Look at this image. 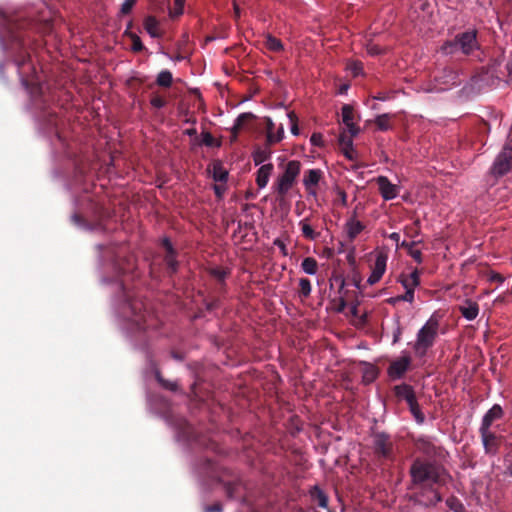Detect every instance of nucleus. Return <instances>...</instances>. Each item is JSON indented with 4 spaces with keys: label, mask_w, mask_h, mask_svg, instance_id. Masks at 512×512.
<instances>
[{
    "label": "nucleus",
    "mask_w": 512,
    "mask_h": 512,
    "mask_svg": "<svg viewBox=\"0 0 512 512\" xmlns=\"http://www.w3.org/2000/svg\"><path fill=\"white\" fill-rule=\"evenodd\" d=\"M49 29V21L40 24L21 17L13 18L7 23L3 45L17 66L21 82L26 87L35 84L36 68L30 55L33 43L32 33L45 32Z\"/></svg>",
    "instance_id": "nucleus-1"
},
{
    "label": "nucleus",
    "mask_w": 512,
    "mask_h": 512,
    "mask_svg": "<svg viewBox=\"0 0 512 512\" xmlns=\"http://www.w3.org/2000/svg\"><path fill=\"white\" fill-rule=\"evenodd\" d=\"M409 476L407 498L414 505L424 508L435 507L443 500L439 488L451 479L442 464L421 458H416L412 462Z\"/></svg>",
    "instance_id": "nucleus-2"
},
{
    "label": "nucleus",
    "mask_w": 512,
    "mask_h": 512,
    "mask_svg": "<svg viewBox=\"0 0 512 512\" xmlns=\"http://www.w3.org/2000/svg\"><path fill=\"white\" fill-rule=\"evenodd\" d=\"M125 317L127 328L133 335L143 333L149 337V333L157 330L161 321L147 301L133 299L126 305Z\"/></svg>",
    "instance_id": "nucleus-3"
},
{
    "label": "nucleus",
    "mask_w": 512,
    "mask_h": 512,
    "mask_svg": "<svg viewBox=\"0 0 512 512\" xmlns=\"http://www.w3.org/2000/svg\"><path fill=\"white\" fill-rule=\"evenodd\" d=\"M440 323L437 317L432 315L426 323L419 329L416 340L412 346L417 358H423L427 355L438 338Z\"/></svg>",
    "instance_id": "nucleus-4"
},
{
    "label": "nucleus",
    "mask_w": 512,
    "mask_h": 512,
    "mask_svg": "<svg viewBox=\"0 0 512 512\" xmlns=\"http://www.w3.org/2000/svg\"><path fill=\"white\" fill-rule=\"evenodd\" d=\"M301 171V163L298 160H290L273 184V190L278 199H283L292 189Z\"/></svg>",
    "instance_id": "nucleus-5"
},
{
    "label": "nucleus",
    "mask_w": 512,
    "mask_h": 512,
    "mask_svg": "<svg viewBox=\"0 0 512 512\" xmlns=\"http://www.w3.org/2000/svg\"><path fill=\"white\" fill-rule=\"evenodd\" d=\"M274 122L271 118H266V143L263 147L258 146L252 153L255 165H260L267 161L272 154L270 147L279 143L284 138V127L281 125L276 133H273Z\"/></svg>",
    "instance_id": "nucleus-6"
},
{
    "label": "nucleus",
    "mask_w": 512,
    "mask_h": 512,
    "mask_svg": "<svg viewBox=\"0 0 512 512\" xmlns=\"http://www.w3.org/2000/svg\"><path fill=\"white\" fill-rule=\"evenodd\" d=\"M373 451L378 458L388 459L393 454V442L390 435L378 432L373 435Z\"/></svg>",
    "instance_id": "nucleus-7"
},
{
    "label": "nucleus",
    "mask_w": 512,
    "mask_h": 512,
    "mask_svg": "<svg viewBox=\"0 0 512 512\" xmlns=\"http://www.w3.org/2000/svg\"><path fill=\"white\" fill-rule=\"evenodd\" d=\"M512 169V155L501 151L495 158L490 173L496 178L508 174Z\"/></svg>",
    "instance_id": "nucleus-8"
},
{
    "label": "nucleus",
    "mask_w": 512,
    "mask_h": 512,
    "mask_svg": "<svg viewBox=\"0 0 512 512\" xmlns=\"http://www.w3.org/2000/svg\"><path fill=\"white\" fill-rule=\"evenodd\" d=\"M411 361V357L406 354L392 361L387 369L388 376L393 380L403 378L405 373L410 369Z\"/></svg>",
    "instance_id": "nucleus-9"
},
{
    "label": "nucleus",
    "mask_w": 512,
    "mask_h": 512,
    "mask_svg": "<svg viewBox=\"0 0 512 512\" xmlns=\"http://www.w3.org/2000/svg\"><path fill=\"white\" fill-rule=\"evenodd\" d=\"M479 433L486 454H497L501 442V436H497L490 428H480Z\"/></svg>",
    "instance_id": "nucleus-10"
},
{
    "label": "nucleus",
    "mask_w": 512,
    "mask_h": 512,
    "mask_svg": "<svg viewBox=\"0 0 512 512\" xmlns=\"http://www.w3.org/2000/svg\"><path fill=\"white\" fill-rule=\"evenodd\" d=\"M460 51L465 55H470L478 48L477 33L475 30H469L456 35Z\"/></svg>",
    "instance_id": "nucleus-11"
},
{
    "label": "nucleus",
    "mask_w": 512,
    "mask_h": 512,
    "mask_svg": "<svg viewBox=\"0 0 512 512\" xmlns=\"http://www.w3.org/2000/svg\"><path fill=\"white\" fill-rule=\"evenodd\" d=\"M388 254L384 251H379L376 255L375 263L372 272L367 279L369 285H374L380 281L386 271Z\"/></svg>",
    "instance_id": "nucleus-12"
},
{
    "label": "nucleus",
    "mask_w": 512,
    "mask_h": 512,
    "mask_svg": "<svg viewBox=\"0 0 512 512\" xmlns=\"http://www.w3.org/2000/svg\"><path fill=\"white\" fill-rule=\"evenodd\" d=\"M435 79L439 85H442V90H448L460 84L458 72L451 68H444Z\"/></svg>",
    "instance_id": "nucleus-13"
},
{
    "label": "nucleus",
    "mask_w": 512,
    "mask_h": 512,
    "mask_svg": "<svg viewBox=\"0 0 512 512\" xmlns=\"http://www.w3.org/2000/svg\"><path fill=\"white\" fill-rule=\"evenodd\" d=\"M162 246L166 250V254L164 256V262L167 266L168 272L170 275L175 274L178 271L179 262L177 261V252L174 249L171 241L168 238H164L162 240Z\"/></svg>",
    "instance_id": "nucleus-14"
},
{
    "label": "nucleus",
    "mask_w": 512,
    "mask_h": 512,
    "mask_svg": "<svg viewBox=\"0 0 512 512\" xmlns=\"http://www.w3.org/2000/svg\"><path fill=\"white\" fill-rule=\"evenodd\" d=\"M376 182L384 200L389 201L397 197L398 187L392 184L386 176H378Z\"/></svg>",
    "instance_id": "nucleus-15"
},
{
    "label": "nucleus",
    "mask_w": 512,
    "mask_h": 512,
    "mask_svg": "<svg viewBox=\"0 0 512 512\" xmlns=\"http://www.w3.org/2000/svg\"><path fill=\"white\" fill-rule=\"evenodd\" d=\"M322 177V171L319 169H310L306 171L303 184L305 186L306 191L309 195L316 197L317 191L316 186L318 185L320 179Z\"/></svg>",
    "instance_id": "nucleus-16"
},
{
    "label": "nucleus",
    "mask_w": 512,
    "mask_h": 512,
    "mask_svg": "<svg viewBox=\"0 0 512 512\" xmlns=\"http://www.w3.org/2000/svg\"><path fill=\"white\" fill-rule=\"evenodd\" d=\"M342 121L347 127V131L351 136H356L359 133V128L353 123L354 110L349 104L343 105L341 109Z\"/></svg>",
    "instance_id": "nucleus-17"
},
{
    "label": "nucleus",
    "mask_w": 512,
    "mask_h": 512,
    "mask_svg": "<svg viewBox=\"0 0 512 512\" xmlns=\"http://www.w3.org/2000/svg\"><path fill=\"white\" fill-rule=\"evenodd\" d=\"M397 282H399L405 290L415 289L420 285V272L418 269H414L411 273H401Z\"/></svg>",
    "instance_id": "nucleus-18"
},
{
    "label": "nucleus",
    "mask_w": 512,
    "mask_h": 512,
    "mask_svg": "<svg viewBox=\"0 0 512 512\" xmlns=\"http://www.w3.org/2000/svg\"><path fill=\"white\" fill-rule=\"evenodd\" d=\"M504 411L499 404H494L483 416L480 428H491L494 421L503 417Z\"/></svg>",
    "instance_id": "nucleus-19"
},
{
    "label": "nucleus",
    "mask_w": 512,
    "mask_h": 512,
    "mask_svg": "<svg viewBox=\"0 0 512 512\" xmlns=\"http://www.w3.org/2000/svg\"><path fill=\"white\" fill-rule=\"evenodd\" d=\"M256 116L251 112L241 113L235 120L233 127L231 128V140L235 141L238 137V134L241 130H243L246 125L255 119Z\"/></svg>",
    "instance_id": "nucleus-20"
},
{
    "label": "nucleus",
    "mask_w": 512,
    "mask_h": 512,
    "mask_svg": "<svg viewBox=\"0 0 512 512\" xmlns=\"http://www.w3.org/2000/svg\"><path fill=\"white\" fill-rule=\"evenodd\" d=\"M414 445L417 451L428 457L437 455V447L427 437L417 438Z\"/></svg>",
    "instance_id": "nucleus-21"
},
{
    "label": "nucleus",
    "mask_w": 512,
    "mask_h": 512,
    "mask_svg": "<svg viewBox=\"0 0 512 512\" xmlns=\"http://www.w3.org/2000/svg\"><path fill=\"white\" fill-rule=\"evenodd\" d=\"M274 166L272 163L262 165L256 172V184L258 188H265L269 182L270 176L272 175Z\"/></svg>",
    "instance_id": "nucleus-22"
},
{
    "label": "nucleus",
    "mask_w": 512,
    "mask_h": 512,
    "mask_svg": "<svg viewBox=\"0 0 512 512\" xmlns=\"http://www.w3.org/2000/svg\"><path fill=\"white\" fill-rule=\"evenodd\" d=\"M394 392L399 399L405 400L407 404H413V401L416 400L415 392L412 386L408 384H401L395 386Z\"/></svg>",
    "instance_id": "nucleus-23"
},
{
    "label": "nucleus",
    "mask_w": 512,
    "mask_h": 512,
    "mask_svg": "<svg viewBox=\"0 0 512 512\" xmlns=\"http://www.w3.org/2000/svg\"><path fill=\"white\" fill-rule=\"evenodd\" d=\"M223 483L226 495L230 499H235L238 497V493L240 489L243 488V482L239 478H235L232 481H224L220 480Z\"/></svg>",
    "instance_id": "nucleus-24"
},
{
    "label": "nucleus",
    "mask_w": 512,
    "mask_h": 512,
    "mask_svg": "<svg viewBox=\"0 0 512 512\" xmlns=\"http://www.w3.org/2000/svg\"><path fill=\"white\" fill-rule=\"evenodd\" d=\"M115 268L118 277H126L128 274H133L135 270V264L132 257H129L123 261H117Z\"/></svg>",
    "instance_id": "nucleus-25"
},
{
    "label": "nucleus",
    "mask_w": 512,
    "mask_h": 512,
    "mask_svg": "<svg viewBox=\"0 0 512 512\" xmlns=\"http://www.w3.org/2000/svg\"><path fill=\"white\" fill-rule=\"evenodd\" d=\"M459 310L464 318L471 321L478 316L479 306L476 302L467 300L465 305L459 307Z\"/></svg>",
    "instance_id": "nucleus-26"
},
{
    "label": "nucleus",
    "mask_w": 512,
    "mask_h": 512,
    "mask_svg": "<svg viewBox=\"0 0 512 512\" xmlns=\"http://www.w3.org/2000/svg\"><path fill=\"white\" fill-rule=\"evenodd\" d=\"M144 28L153 38H160L162 32L159 28V22L154 16H147L144 20Z\"/></svg>",
    "instance_id": "nucleus-27"
},
{
    "label": "nucleus",
    "mask_w": 512,
    "mask_h": 512,
    "mask_svg": "<svg viewBox=\"0 0 512 512\" xmlns=\"http://www.w3.org/2000/svg\"><path fill=\"white\" fill-rule=\"evenodd\" d=\"M299 226L301 228L302 236L309 240L315 241L320 237V232H316L312 226L309 224V219L304 218L299 222Z\"/></svg>",
    "instance_id": "nucleus-28"
},
{
    "label": "nucleus",
    "mask_w": 512,
    "mask_h": 512,
    "mask_svg": "<svg viewBox=\"0 0 512 512\" xmlns=\"http://www.w3.org/2000/svg\"><path fill=\"white\" fill-rule=\"evenodd\" d=\"M212 178L215 182L226 183L228 179V171L220 162H215L212 168Z\"/></svg>",
    "instance_id": "nucleus-29"
},
{
    "label": "nucleus",
    "mask_w": 512,
    "mask_h": 512,
    "mask_svg": "<svg viewBox=\"0 0 512 512\" xmlns=\"http://www.w3.org/2000/svg\"><path fill=\"white\" fill-rule=\"evenodd\" d=\"M364 229V225L357 220L351 219L346 223L347 235L350 240H354Z\"/></svg>",
    "instance_id": "nucleus-30"
},
{
    "label": "nucleus",
    "mask_w": 512,
    "mask_h": 512,
    "mask_svg": "<svg viewBox=\"0 0 512 512\" xmlns=\"http://www.w3.org/2000/svg\"><path fill=\"white\" fill-rule=\"evenodd\" d=\"M418 242L416 241H412V242H407V241H402L400 243V247L401 248H405L407 250V253L418 263V264H421L422 261H423V258H422V252L419 250V249H414V246L417 244Z\"/></svg>",
    "instance_id": "nucleus-31"
},
{
    "label": "nucleus",
    "mask_w": 512,
    "mask_h": 512,
    "mask_svg": "<svg viewBox=\"0 0 512 512\" xmlns=\"http://www.w3.org/2000/svg\"><path fill=\"white\" fill-rule=\"evenodd\" d=\"M265 47L272 52H280L284 49L282 41L271 34L265 37Z\"/></svg>",
    "instance_id": "nucleus-32"
},
{
    "label": "nucleus",
    "mask_w": 512,
    "mask_h": 512,
    "mask_svg": "<svg viewBox=\"0 0 512 512\" xmlns=\"http://www.w3.org/2000/svg\"><path fill=\"white\" fill-rule=\"evenodd\" d=\"M208 273L224 287L226 285L225 279L230 274V271L221 267H212L208 270Z\"/></svg>",
    "instance_id": "nucleus-33"
},
{
    "label": "nucleus",
    "mask_w": 512,
    "mask_h": 512,
    "mask_svg": "<svg viewBox=\"0 0 512 512\" xmlns=\"http://www.w3.org/2000/svg\"><path fill=\"white\" fill-rule=\"evenodd\" d=\"M173 83V76L169 70H162L156 78V84L160 87L169 88Z\"/></svg>",
    "instance_id": "nucleus-34"
},
{
    "label": "nucleus",
    "mask_w": 512,
    "mask_h": 512,
    "mask_svg": "<svg viewBox=\"0 0 512 512\" xmlns=\"http://www.w3.org/2000/svg\"><path fill=\"white\" fill-rule=\"evenodd\" d=\"M302 270L309 275H314L318 270V263L313 257H306L301 263Z\"/></svg>",
    "instance_id": "nucleus-35"
},
{
    "label": "nucleus",
    "mask_w": 512,
    "mask_h": 512,
    "mask_svg": "<svg viewBox=\"0 0 512 512\" xmlns=\"http://www.w3.org/2000/svg\"><path fill=\"white\" fill-rule=\"evenodd\" d=\"M393 116L389 113L378 115L375 118V124L380 131H387L392 128L390 120Z\"/></svg>",
    "instance_id": "nucleus-36"
},
{
    "label": "nucleus",
    "mask_w": 512,
    "mask_h": 512,
    "mask_svg": "<svg viewBox=\"0 0 512 512\" xmlns=\"http://www.w3.org/2000/svg\"><path fill=\"white\" fill-rule=\"evenodd\" d=\"M311 496L314 501L317 502V505L321 508H326L328 506V497L327 495L318 487H315L311 493Z\"/></svg>",
    "instance_id": "nucleus-37"
},
{
    "label": "nucleus",
    "mask_w": 512,
    "mask_h": 512,
    "mask_svg": "<svg viewBox=\"0 0 512 512\" xmlns=\"http://www.w3.org/2000/svg\"><path fill=\"white\" fill-rule=\"evenodd\" d=\"M312 290L311 282L308 278H300L299 279V297L302 299H306L310 296Z\"/></svg>",
    "instance_id": "nucleus-38"
},
{
    "label": "nucleus",
    "mask_w": 512,
    "mask_h": 512,
    "mask_svg": "<svg viewBox=\"0 0 512 512\" xmlns=\"http://www.w3.org/2000/svg\"><path fill=\"white\" fill-rule=\"evenodd\" d=\"M446 505L453 512H467L463 503L456 496L447 498Z\"/></svg>",
    "instance_id": "nucleus-39"
},
{
    "label": "nucleus",
    "mask_w": 512,
    "mask_h": 512,
    "mask_svg": "<svg viewBox=\"0 0 512 512\" xmlns=\"http://www.w3.org/2000/svg\"><path fill=\"white\" fill-rule=\"evenodd\" d=\"M441 51L447 55L455 54L456 52L460 51L459 44L457 42V37L455 36L453 40L446 41L441 46Z\"/></svg>",
    "instance_id": "nucleus-40"
},
{
    "label": "nucleus",
    "mask_w": 512,
    "mask_h": 512,
    "mask_svg": "<svg viewBox=\"0 0 512 512\" xmlns=\"http://www.w3.org/2000/svg\"><path fill=\"white\" fill-rule=\"evenodd\" d=\"M409 410L414 416L417 423L422 424L425 421V415L420 409L417 399L413 401V404H408Z\"/></svg>",
    "instance_id": "nucleus-41"
},
{
    "label": "nucleus",
    "mask_w": 512,
    "mask_h": 512,
    "mask_svg": "<svg viewBox=\"0 0 512 512\" xmlns=\"http://www.w3.org/2000/svg\"><path fill=\"white\" fill-rule=\"evenodd\" d=\"M155 378L163 388L170 390V391L178 390V384L176 382H172V381L164 379L159 371H156Z\"/></svg>",
    "instance_id": "nucleus-42"
},
{
    "label": "nucleus",
    "mask_w": 512,
    "mask_h": 512,
    "mask_svg": "<svg viewBox=\"0 0 512 512\" xmlns=\"http://www.w3.org/2000/svg\"><path fill=\"white\" fill-rule=\"evenodd\" d=\"M125 34H127L131 38V40H132L131 49L134 52H141L144 49V45H143L140 37L137 34L128 32V30L125 31Z\"/></svg>",
    "instance_id": "nucleus-43"
},
{
    "label": "nucleus",
    "mask_w": 512,
    "mask_h": 512,
    "mask_svg": "<svg viewBox=\"0 0 512 512\" xmlns=\"http://www.w3.org/2000/svg\"><path fill=\"white\" fill-rule=\"evenodd\" d=\"M354 136H351V134H347L346 131H343L342 133H340L339 135V138H338V142H339V145L341 147V149H344V148H351L353 147V138Z\"/></svg>",
    "instance_id": "nucleus-44"
},
{
    "label": "nucleus",
    "mask_w": 512,
    "mask_h": 512,
    "mask_svg": "<svg viewBox=\"0 0 512 512\" xmlns=\"http://www.w3.org/2000/svg\"><path fill=\"white\" fill-rule=\"evenodd\" d=\"M291 123V133L295 136L299 135L298 118L294 111H290L287 114Z\"/></svg>",
    "instance_id": "nucleus-45"
},
{
    "label": "nucleus",
    "mask_w": 512,
    "mask_h": 512,
    "mask_svg": "<svg viewBox=\"0 0 512 512\" xmlns=\"http://www.w3.org/2000/svg\"><path fill=\"white\" fill-rule=\"evenodd\" d=\"M202 143L203 145L207 146V147H212V146H220V143H216L214 137L212 136V134L210 132H203L202 133Z\"/></svg>",
    "instance_id": "nucleus-46"
},
{
    "label": "nucleus",
    "mask_w": 512,
    "mask_h": 512,
    "mask_svg": "<svg viewBox=\"0 0 512 512\" xmlns=\"http://www.w3.org/2000/svg\"><path fill=\"white\" fill-rule=\"evenodd\" d=\"M150 103L154 108L161 109L166 105V100L159 95H154L152 96Z\"/></svg>",
    "instance_id": "nucleus-47"
},
{
    "label": "nucleus",
    "mask_w": 512,
    "mask_h": 512,
    "mask_svg": "<svg viewBox=\"0 0 512 512\" xmlns=\"http://www.w3.org/2000/svg\"><path fill=\"white\" fill-rule=\"evenodd\" d=\"M203 469L205 470V473L208 476H214V473L216 472L214 461L211 460V459H206L205 462H204Z\"/></svg>",
    "instance_id": "nucleus-48"
},
{
    "label": "nucleus",
    "mask_w": 512,
    "mask_h": 512,
    "mask_svg": "<svg viewBox=\"0 0 512 512\" xmlns=\"http://www.w3.org/2000/svg\"><path fill=\"white\" fill-rule=\"evenodd\" d=\"M137 0H125L121 5L120 13L123 15L129 14Z\"/></svg>",
    "instance_id": "nucleus-49"
},
{
    "label": "nucleus",
    "mask_w": 512,
    "mask_h": 512,
    "mask_svg": "<svg viewBox=\"0 0 512 512\" xmlns=\"http://www.w3.org/2000/svg\"><path fill=\"white\" fill-rule=\"evenodd\" d=\"M310 142L313 146L323 147L324 146L323 135L321 133H313L311 135Z\"/></svg>",
    "instance_id": "nucleus-50"
},
{
    "label": "nucleus",
    "mask_w": 512,
    "mask_h": 512,
    "mask_svg": "<svg viewBox=\"0 0 512 512\" xmlns=\"http://www.w3.org/2000/svg\"><path fill=\"white\" fill-rule=\"evenodd\" d=\"M487 277H488V281L491 283L495 282V283L501 284L504 282V277L495 271H490L487 274Z\"/></svg>",
    "instance_id": "nucleus-51"
},
{
    "label": "nucleus",
    "mask_w": 512,
    "mask_h": 512,
    "mask_svg": "<svg viewBox=\"0 0 512 512\" xmlns=\"http://www.w3.org/2000/svg\"><path fill=\"white\" fill-rule=\"evenodd\" d=\"M213 190L217 198L221 199L224 195V192L226 190L225 183H219L213 185Z\"/></svg>",
    "instance_id": "nucleus-52"
},
{
    "label": "nucleus",
    "mask_w": 512,
    "mask_h": 512,
    "mask_svg": "<svg viewBox=\"0 0 512 512\" xmlns=\"http://www.w3.org/2000/svg\"><path fill=\"white\" fill-rule=\"evenodd\" d=\"M415 289H407L405 293L401 295L402 300L408 303L414 302Z\"/></svg>",
    "instance_id": "nucleus-53"
},
{
    "label": "nucleus",
    "mask_w": 512,
    "mask_h": 512,
    "mask_svg": "<svg viewBox=\"0 0 512 512\" xmlns=\"http://www.w3.org/2000/svg\"><path fill=\"white\" fill-rule=\"evenodd\" d=\"M222 510V504L219 502L214 503L213 505H207L204 508V512H222Z\"/></svg>",
    "instance_id": "nucleus-54"
},
{
    "label": "nucleus",
    "mask_w": 512,
    "mask_h": 512,
    "mask_svg": "<svg viewBox=\"0 0 512 512\" xmlns=\"http://www.w3.org/2000/svg\"><path fill=\"white\" fill-rule=\"evenodd\" d=\"M501 151L512 155V136L508 137V139H507L506 143L504 144Z\"/></svg>",
    "instance_id": "nucleus-55"
},
{
    "label": "nucleus",
    "mask_w": 512,
    "mask_h": 512,
    "mask_svg": "<svg viewBox=\"0 0 512 512\" xmlns=\"http://www.w3.org/2000/svg\"><path fill=\"white\" fill-rule=\"evenodd\" d=\"M367 50H368V53L373 56L379 55L382 53V49L377 45H370Z\"/></svg>",
    "instance_id": "nucleus-56"
},
{
    "label": "nucleus",
    "mask_w": 512,
    "mask_h": 512,
    "mask_svg": "<svg viewBox=\"0 0 512 512\" xmlns=\"http://www.w3.org/2000/svg\"><path fill=\"white\" fill-rule=\"evenodd\" d=\"M344 156L349 159V160H354V150H353V147H351L350 149L349 148H344V149H341Z\"/></svg>",
    "instance_id": "nucleus-57"
},
{
    "label": "nucleus",
    "mask_w": 512,
    "mask_h": 512,
    "mask_svg": "<svg viewBox=\"0 0 512 512\" xmlns=\"http://www.w3.org/2000/svg\"><path fill=\"white\" fill-rule=\"evenodd\" d=\"M344 156L349 159V160H354V150H353V147H351L350 149L349 148H344V149H341Z\"/></svg>",
    "instance_id": "nucleus-58"
},
{
    "label": "nucleus",
    "mask_w": 512,
    "mask_h": 512,
    "mask_svg": "<svg viewBox=\"0 0 512 512\" xmlns=\"http://www.w3.org/2000/svg\"><path fill=\"white\" fill-rule=\"evenodd\" d=\"M401 335H402V328L400 327V325H398L393 333V344L397 343L400 340Z\"/></svg>",
    "instance_id": "nucleus-59"
},
{
    "label": "nucleus",
    "mask_w": 512,
    "mask_h": 512,
    "mask_svg": "<svg viewBox=\"0 0 512 512\" xmlns=\"http://www.w3.org/2000/svg\"><path fill=\"white\" fill-rule=\"evenodd\" d=\"M401 301H403L401 295H397V296L390 297V298L386 299V302L389 305H393V306H395L397 303H399Z\"/></svg>",
    "instance_id": "nucleus-60"
},
{
    "label": "nucleus",
    "mask_w": 512,
    "mask_h": 512,
    "mask_svg": "<svg viewBox=\"0 0 512 512\" xmlns=\"http://www.w3.org/2000/svg\"><path fill=\"white\" fill-rule=\"evenodd\" d=\"M205 306H206V310L212 311V310H214V309L219 307V301L218 300H213L211 302H207L205 304Z\"/></svg>",
    "instance_id": "nucleus-61"
},
{
    "label": "nucleus",
    "mask_w": 512,
    "mask_h": 512,
    "mask_svg": "<svg viewBox=\"0 0 512 512\" xmlns=\"http://www.w3.org/2000/svg\"><path fill=\"white\" fill-rule=\"evenodd\" d=\"M346 305H347L346 300L343 297H340L339 298V302H338V306L336 308V311L337 312H343L344 309L346 308Z\"/></svg>",
    "instance_id": "nucleus-62"
},
{
    "label": "nucleus",
    "mask_w": 512,
    "mask_h": 512,
    "mask_svg": "<svg viewBox=\"0 0 512 512\" xmlns=\"http://www.w3.org/2000/svg\"><path fill=\"white\" fill-rule=\"evenodd\" d=\"M274 245L279 247L284 255H287L286 245L284 244V242L282 240L276 239L274 241Z\"/></svg>",
    "instance_id": "nucleus-63"
},
{
    "label": "nucleus",
    "mask_w": 512,
    "mask_h": 512,
    "mask_svg": "<svg viewBox=\"0 0 512 512\" xmlns=\"http://www.w3.org/2000/svg\"><path fill=\"white\" fill-rule=\"evenodd\" d=\"M351 69H352L353 74L355 76H357L361 73L363 67H362L361 63H354Z\"/></svg>",
    "instance_id": "nucleus-64"
}]
</instances>
